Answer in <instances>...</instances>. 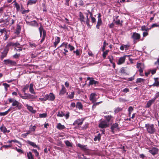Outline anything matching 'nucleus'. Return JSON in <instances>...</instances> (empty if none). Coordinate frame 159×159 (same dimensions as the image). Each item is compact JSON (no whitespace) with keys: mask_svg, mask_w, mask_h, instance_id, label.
Here are the masks:
<instances>
[{"mask_svg":"<svg viewBox=\"0 0 159 159\" xmlns=\"http://www.w3.org/2000/svg\"><path fill=\"white\" fill-rule=\"evenodd\" d=\"M105 118L106 119L107 121L109 122L111 120V119L113 117V116H111V115H108L105 116Z\"/></svg>","mask_w":159,"mask_h":159,"instance_id":"obj_38","label":"nucleus"},{"mask_svg":"<svg viewBox=\"0 0 159 159\" xmlns=\"http://www.w3.org/2000/svg\"><path fill=\"white\" fill-rule=\"evenodd\" d=\"M4 62L5 64L6 65H9L11 66H16V62L15 61L9 59L5 60Z\"/></svg>","mask_w":159,"mask_h":159,"instance_id":"obj_6","label":"nucleus"},{"mask_svg":"<svg viewBox=\"0 0 159 159\" xmlns=\"http://www.w3.org/2000/svg\"><path fill=\"white\" fill-rule=\"evenodd\" d=\"M118 124L117 123H114L111 125V129L113 133H114V130L116 128H118Z\"/></svg>","mask_w":159,"mask_h":159,"instance_id":"obj_20","label":"nucleus"},{"mask_svg":"<svg viewBox=\"0 0 159 159\" xmlns=\"http://www.w3.org/2000/svg\"><path fill=\"white\" fill-rule=\"evenodd\" d=\"M75 95L74 92H71V93H69V95H68L66 98L70 99H73L74 97V95Z\"/></svg>","mask_w":159,"mask_h":159,"instance_id":"obj_35","label":"nucleus"},{"mask_svg":"<svg viewBox=\"0 0 159 159\" xmlns=\"http://www.w3.org/2000/svg\"><path fill=\"white\" fill-rule=\"evenodd\" d=\"M25 95L23 96V97H21V98L24 99H27L28 100V93H24Z\"/></svg>","mask_w":159,"mask_h":159,"instance_id":"obj_54","label":"nucleus"},{"mask_svg":"<svg viewBox=\"0 0 159 159\" xmlns=\"http://www.w3.org/2000/svg\"><path fill=\"white\" fill-rule=\"evenodd\" d=\"M15 6L16 7L17 11H20V6L18 3L16 4V5H15Z\"/></svg>","mask_w":159,"mask_h":159,"instance_id":"obj_55","label":"nucleus"},{"mask_svg":"<svg viewBox=\"0 0 159 159\" xmlns=\"http://www.w3.org/2000/svg\"><path fill=\"white\" fill-rule=\"evenodd\" d=\"M108 125L105 121H102L99 124L98 126L101 128H106L108 126Z\"/></svg>","mask_w":159,"mask_h":159,"instance_id":"obj_14","label":"nucleus"},{"mask_svg":"<svg viewBox=\"0 0 159 159\" xmlns=\"http://www.w3.org/2000/svg\"><path fill=\"white\" fill-rule=\"evenodd\" d=\"M8 51V49L4 48L3 52L1 53L2 54L1 56V58L2 60H3L4 57H6Z\"/></svg>","mask_w":159,"mask_h":159,"instance_id":"obj_9","label":"nucleus"},{"mask_svg":"<svg viewBox=\"0 0 159 159\" xmlns=\"http://www.w3.org/2000/svg\"><path fill=\"white\" fill-rule=\"evenodd\" d=\"M9 103H12V107H15L18 110H20L23 108V105L17 100L12 98L8 99Z\"/></svg>","mask_w":159,"mask_h":159,"instance_id":"obj_1","label":"nucleus"},{"mask_svg":"<svg viewBox=\"0 0 159 159\" xmlns=\"http://www.w3.org/2000/svg\"><path fill=\"white\" fill-rule=\"evenodd\" d=\"M145 127L147 132L149 134H153L156 131V129L153 124H146Z\"/></svg>","mask_w":159,"mask_h":159,"instance_id":"obj_2","label":"nucleus"},{"mask_svg":"<svg viewBox=\"0 0 159 159\" xmlns=\"http://www.w3.org/2000/svg\"><path fill=\"white\" fill-rule=\"evenodd\" d=\"M143 66V65L142 63H140V75H141V73L143 71V69L141 67Z\"/></svg>","mask_w":159,"mask_h":159,"instance_id":"obj_59","label":"nucleus"},{"mask_svg":"<svg viewBox=\"0 0 159 159\" xmlns=\"http://www.w3.org/2000/svg\"><path fill=\"white\" fill-rule=\"evenodd\" d=\"M156 99V98H154L152 99L149 100L147 104V107H150L152 105V104L154 102Z\"/></svg>","mask_w":159,"mask_h":159,"instance_id":"obj_17","label":"nucleus"},{"mask_svg":"<svg viewBox=\"0 0 159 159\" xmlns=\"http://www.w3.org/2000/svg\"><path fill=\"white\" fill-rule=\"evenodd\" d=\"M29 86L28 85H25L22 91L24 93H26V91L29 88Z\"/></svg>","mask_w":159,"mask_h":159,"instance_id":"obj_49","label":"nucleus"},{"mask_svg":"<svg viewBox=\"0 0 159 159\" xmlns=\"http://www.w3.org/2000/svg\"><path fill=\"white\" fill-rule=\"evenodd\" d=\"M102 102V101H101L98 102H97L96 103H93V104L92 106V110H94L96 107L98 105L100 104Z\"/></svg>","mask_w":159,"mask_h":159,"instance_id":"obj_37","label":"nucleus"},{"mask_svg":"<svg viewBox=\"0 0 159 159\" xmlns=\"http://www.w3.org/2000/svg\"><path fill=\"white\" fill-rule=\"evenodd\" d=\"M85 119L84 118H82L81 119H78L76 120L73 123V125L76 126H80L81 125Z\"/></svg>","mask_w":159,"mask_h":159,"instance_id":"obj_3","label":"nucleus"},{"mask_svg":"<svg viewBox=\"0 0 159 159\" xmlns=\"http://www.w3.org/2000/svg\"><path fill=\"white\" fill-rule=\"evenodd\" d=\"M2 85L4 86L6 91L7 90V88L10 87V85L6 83H3Z\"/></svg>","mask_w":159,"mask_h":159,"instance_id":"obj_44","label":"nucleus"},{"mask_svg":"<svg viewBox=\"0 0 159 159\" xmlns=\"http://www.w3.org/2000/svg\"><path fill=\"white\" fill-rule=\"evenodd\" d=\"M85 22L88 26L90 27L91 26L89 24V19H86Z\"/></svg>","mask_w":159,"mask_h":159,"instance_id":"obj_58","label":"nucleus"},{"mask_svg":"<svg viewBox=\"0 0 159 159\" xmlns=\"http://www.w3.org/2000/svg\"><path fill=\"white\" fill-rule=\"evenodd\" d=\"M68 48H69L70 51H72L74 50L75 47L71 45L70 44H68Z\"/></svg>","mask_w":159,"mask_h":159,"instance_id":"obj_42","label":"nucleus"},{"mask_svg":"<svg viewBox=\"0 0 159 159\" xmlns=\"http://www.w3.org/2000/svg\"><path fill=\"white\" fill-rule=\"evenodd\" d=\"M101 135L100 134H98V135L95 136L94 139V140L95 141H97V140L99 141L101 139Z\"/></svg>","mask_w":159,"mask_h":159,"instance_id":"obj_34","label":"nucleus"},{"mask_svg":"<svg viewBox=\"0 0 159 159\" xmlns=\"http://www.w3.org/2000/svg\"><path fill=\"white\" fill-rule=\"evenodd\" d=\"M102 24V20L98 19L97 22V24L96 25V28L98 29H99L100 28V26Z\"/></svg>","mask_w":159,"mask_h":159,"instance_id":"obj_29","label":"nucleus"},{"mask_svg":"<svg viewBox=\"0 0 159 159\" xmlns=\"http://www.w3.org/2000/svg\"><path fill=\"white\" fill-rule=\"evenodd\" d=\"M45 98L49 101H53L55 99V96L52 93H50L49 95L47 94L45 95Z\"/></svg>","mask_w":159,"mask_h":159,"instance_id":"obj_4","label":"nucleus"},{"mask_svg":"<svg viewBox=\"0 0 159 159\" xmlns=\"http://www.w3.org/2000/svg\"><path fill=\"white\" fill-rule=\"evenodd\" d=\"M106 45H108V43H106V40H105L104 41L103 47H102V51H104V50L105 49V47L106 46Z\"/></svg>","mask_w":159,"mask_h":159,"instance_id":"obj_45","label":"nucleus"},{"mask_svg":"<svg viewBox=\"0 0 159 159\" xmlns=\"http://www.w3.org/2000/svg\"><path fill=\"white\" fill-rule=\"evenodd\" d=\"M8 114L6 111L3 112H0V116H4Z\"/></svg>","mask_w":159,"mask_h":159,"instance_id":"obj_64","label":"nucleus"},{"mask_svg":"<svg viewBox=\"0 0 159 159\" xmlns=\"http://www.w3.org/2000/svg\"><path fill=\"white\" fill-rule=\"evenodd\" d=\"M149 71L151 73L152 75H153L156 73V69H153L152 70H150Z\"/></svg>","mask_w":159,"mask_h":159,"instance_id":"obj_63","label":"nucleus"},{"mask_svg":"<svg viewBox=\"0 0 159 159\" xmlns=\"http://www.w3.org/2000/svg\"><path fill=\"white\" fill-rule=\"evenodd\" d=\"M29 90L30 92L31 93L33 94H35V93L34 92V90L33 88V85L32 84H30Z\"/></svg>","mask_w":159,"mask_h":159,"instance_id":"obj_33","label":"nucleus"},{"mask_svg":"<svg viewBox=\"0 0 159 159\" xmlns=\"http://www.w3.org/2000/svg\"><path fill=\"white\" fill-rule=\"evenodd\" d=\"M25 106L27 107V109L30 112L33 113H35L36 111L33 109V107L30 106L28 104H26Z\"/></svg>","mask_w":159,"mask_h":159,"instance_id":"obj_19","label":"nucleus"},{"mask_svg":"<svg viewBox=\"0 0 159 159\" xmlns=\"http://www.w3.org/2000/svg\"><path fill=\"white\" fill-rule=\"evenodd\" d=\"M150 29H151V28H148L147 27H146L145 26H142V27H141V30L143 31H148Z\"/></svg>","mask_w":159,"mask_h":159,"instance_id":"obj_47","label":"nucleus"},{"mask_svg":"<svg viewBox=\"0 0 159 159\" xmlns=\"http://www.w3.org/2000/svg\"><path fill=\"white\" fill-rule=\"evenodd\" d=\"M75 54L76 56H80V51L78 49H76V50L75 51Z\"/></svg>","mask_w":159,"mask_h":159,"instance_id":"obj_61","label":"nucleus"},{"mask_svg":"<svg viewBox=\"0 0 159 159\" xmlns=\"http://www.w3.org/2000/svg\"><path fill=\"white\" fill-rule=\"evenodd\" d=\"M27 156L28 159H34V156L32 155L31 152L30 151L27 154Z\"/></svg>","mask_w":159,"mask_h":159,"instance_id":"obj_32","label":"nucleus"},{"mask_svg":"<svg viewBox=\"0 0 159 159\" xmlns=\"http://www.w3.org/2000/svg\"><path fill=\"white\" fill-rule=\"evenodd\" d=\"M57 128L58 129L62 130L64 129L65 127L64 125H62L61 123H59L57 125Z\"/></svg>","mask_w":159,"mask_h":159,"instance_id":"obj_27","label":"nucleus"},{"mask_svg":"<svg viewBox=\"0 0 159 159\" xmlns=\"http://www.w3.org/2000/svg\"><path fill=\"white\" fill-rule=\"evenodd\" d=\"M65 143L66 145L68 147H71L72 145L70 143L68 140H66L65 141Z\"/></svg>","mask_w":159,"mask_h":159,"instance_id":"obj_52","label":"nucleus"},{"mask_svg":"<svg viewBox=\"0 0 159 159\" xmlns=\"http://www.w3.org/2000/svg\"><path fill=\"white\" fill-rule=\"evenodd\" d=\"M19 45V43H14L12 42H10L8 43L6 46L5 48L8 49L9 50V47H10L17 46V45Z\"/></svg>","mask_w":159,"mask_h":159,"instance_id":"obj_7","label":"nucleus"},{"mask_svg":"<svg viewBox=\"0 0 159 159\" xmlns=\"http://www.w3.org/2000/svg\"><path fill=\"white\" fill-rule=\"evenodd\" d=\"M36 128V127L35 125L32 126V125H31L30 126V129L31 130V131L34 132Z\"/></svg>","mask_w":159,"mask_h":159,"instance_id":"obj_46","label":"nucleus"},{"mask_svg":"<svg viewBox=\"0 0 159 159\" xmlns=\"http://www.w3.org/2000/svg\"><path fill=\"white\" fill-rule=\"evenodd\" d=\"M39 31L40 35V37H41L42 33L43 35V33L45 35H46V30L44 29L42 25H40L39 28Z\"/></svg>","mask_w":159,"mask_h":159,"instance_id":"obj_11","label":"nucleus"},{"mask_svg":"<svg viewBox=\"0 0 159 159\" xmlns=\"http://www.w3.org/2000/svg\"><path fill=\"white\" fill-rule=\"evenodd\" d=\"M37 97L36 96L32 95L30 93H28V100L30 101H33L35 100Z\"/></svg>","mask_w":159,"mask_h":159,"instance_id":"obj_16","label":"nucleus"},{"mask_svg":"<svg viewBox=\"0 0 159 159\" xmlns=\"http://www.w3.org/2000/svg\"><path fill=\"white\" fill-rule=\"evenodd\" d=\"M46 35H45L43 33V35L42 39L40 41L41 43H43L46 37Z\"/></svg>","mask_w":159,"mask_h":159,"instance_id":"obj_62","label":"nucleus"},{"mask_svg":"<svg viewBox=\"0 0 159 159\" xmlns=\"http://www.w3.org/2000/svg\"><path fill=\"white\" fill-rule=\"evenodd\" d=\"M80 20L81 23L84 22V16L83 14L82 13L81 11L79 12Z\"/></svg>","mask_w":159,"mask_h":159,"instance_id":"obj_21","label":"nucleus"},{"mask_svg":"<svg viewBox=\"0 0 159 159\" xmlns=\"http://www.w3.org/2000/svg\"><path fill=\"white\" fill-rule=\"evenodd\" d=\"M76 107L79 110L83 108V106L81 103L80 102H77L76 103Z\"/></svg>","mask_w":159,"mask_h":159,"instance_id":"obj_36","label":"nucleus"},{"mask_svg":"<svg viewBox=\"0 0 159 159\" xmlns=\"http://www.w3.org/2000/svg\"><path fill=\"white\" fill-rule=\"evenodd\" d=\"M65 115L62 111H59L57 114V116L60 117H62L63 116H65Z\"/></svg>","mask_w":159,"mask_h":159,"instance_id":"obj_43","label":"nucleus"},{"mask_svg":"<svg viewBox=\"0 0 159 159\" xmlns=\"http://www.w3.org/2000/svg\"><path fill=\"white\" fill-rule=\"evenodd\" d=\"M158 149L156 148H153L149 151V152L152 155H154L158 153Z\"/></svg>","mask_w":159,"mask_h":159,"instance_id":"obj_13","label":"nucleus"},{"mask_svg":"<svg viewBox=\"0 0 159 159\" xmlns=\"http://www.w3.org/2000/svg\"><path fill=\"white\" fill-rule=\"evenodd\" d=\"M36 2V0H29L28 1L27 5H31L33 4H35Z\"/></svg>","mask_w":159,"mask_h":159,"instance_id":"obj_39","label":"nucleus"},{"mask_svg":"<svg viewBox=\"0 0 159 159\" xmlns=\"http://www.w3.org/2000/svg\"><path fill=\"white\" fill-rule=\"evenodd\" d=\"M68 48H64L63 49L64 52H63V54L65 56H66L67 55V53L68 52V50H67Z\"/></svg>","mask_w":159,"mask_h":159,"instance_id":"obj_53","label":"nucleus"},{"mask_svg":"<svg viewBox=\"0 0 159 159\" xmlns=\"http://www.w3.org/2000/svg\"><path fill=\"white\" fill-rule=\"evenodd\" d=\"M122 110V108L119 107H118L115 109L114 112L115 113H117L120 111H121Z\"/></svg>","mask_w":159,"mask_h":159,"instance_id":"obj_40","label":"nucleus"},{"mask_svg":"<svg viewBox=\"0 0 159 159\" xmlns=\"http://www.w3.org/2000/svg\"><path fill=\"white\" fill-rule=\"evenodd\" d=\"M126 67H122L121 68L120 70V73L124 74L127 75L126 73Z\"/></svg>","mask_w":159,"mask_h":159,"instance_id":"obj_30","label":"nucleus"},{"mask_svg":"<svg viewBox=\"0 0 159 159\" xmlns=\"http://www.w3.org/2000/svg\"><path fill=\"white\" fill-rule=\"evenodd\" d=\"M20 31H21L20 26L19 25H18L17 26L16 29L15 33L17 35H18L20 33Z\"/></svg>","mask_w":159,"mask_h":159,"instance_id":"obj_25","label":"nucleus"},{"mask_svg":"<svg viewBox=\"0 0 159 159\" xmlns=\"http://www.w3.org/2000/svg\"><path fill=\"white\" fill-rule=\"evenodd\" d=\"M61 89L59 93V95H63L66 91V89L63 84L61 85Z\"/></svg>","mask_w":159,"mask_h":159,"instance_id":"obj_18","label":"nucleus"},{"mask_svg":"<svg viewBox=\"0 0 159 159\" xmlns=\"http://www.w3.org/2000/svg\"><path fill=\"white\" fill-rule=\"evenodd\" d=\"M133 110V108L131 107H129L128 108V111L129 112V115L130 116L131 114V112Z\"/></svg>","mask_w":159,"mask_h":159,"instance_id":"obj_56","label":"nucleus"},{"mask_svg":"<svg viewBox=\"0 0 159 159\" xmlns=\"http://www.w3.org/2000/svg\"><path fill=\"white\" fill-rule=\"evenodd\" d=\"M126 57V56H124L123 57H120L118 60L117 64L120 65L124 63L125 61Z\"/></svg>","mask_w":159,"mask_h":159,"instance_id":"obj_15","label":"nucleus"},{"mask_svg":"<svg viewBox=\"0 0 159 159\" xmlns=\"http://www.w3.org/2000/svg\"><path fill=\"white\" fill-rule=\"evenodd\" d=\"M20 54L16 53L13 56V57L14 58L17 59L20 57Z\"/></svg>","mask_w":159,"mask_h":159,"instance_id":"obj_57","label":"nucleus"},{"mask_svg":"<svg viewBox=\"0 0 159 159\" xmlns=\"http://www.w3.org/2000/svg\"><path fill=\"white\" fill-rule=\"evenodd\" d=\"M132 38L134 40L139 39V34L136 32L134 33L132 36Z\"/></svg>","mask_w":159,"mask_h":159,"instance_id":"obj_22","label":"nucleus"},{"mask_svg":"<svg viewBox=\"0 0 159 159\" xmlns=\"http://www.w3.org/2000/svg\"><path fill=\"white\" fill-rule=\"evenodd\" d=\"M77 146L80 148L81 149L84 151H86L87 150L86 148V146L82 145L80 143H78L77 145Z\"/></svg>","mask_w":159,"mask_h":159,"instance_id":"obj_26","label":"nucleus"},{"mask_svg":"<svg viewBox=\"0 0 159 159\" xmlns=\"http://www.w3.org/2000/svg\"><path fill=\"white\" fill-rule=\"evenodd\" d=\"M96 94L95 93H92L90 94L89 99L92 103H94L97 101L96 98Z\"/></svg>","mask_w":159,"mask_h":159,"instance_id":"obj_10","label":"nucleus"},{"mask_svg":"<svg viewBox=\"0 0 159 159\" xmlns=\"http://www.w3.org/2000/svg\"><path fill=\"white\" fill-rule=\"evenodd\" d=\"M99 82L98 81H95L93 79L90 80L89 83V85H94L95 86H98L99 85Z\"/></svg>","mask_w":159,"mask_h":159,"instance_id":"obj_12","label":"nucleus"},{"mask_svg":"<svg viewBox=\"0 0 159 159\" xmlns=\"http://www.w3.org/2000/svg\"><path fill=\"white\" fill-rule=\"evenodd\" d=\"M158 79V78H154L155 82L152 84V86L157 87L159 86V82L157 80Z\"/></svg>","mask_w":159,"mask_h":159,"instance_id":"obj_28","label":"nucleus"},{"mask_svg":"<svg viewBox=\"0 0 159 159\" xmlns=\"http://www.w3.org/2000/svg\"><path fill=\"white\" fill-rule=\"evenodd\" d=\"M60 38L59 37H56V38L55 39V41L54 43V47L56 48L58 44L60 41Z\"/></svg>","mask_w":159,"mask_h":159,"instance_id":"obj_23","label":"nucleus"},{"mask_svg":"<svg viewBox=\"0 0 159 159\" xmlns=\"http://www.w3.org/2000/svg\"><path fill=\"white\" fill-rule=\"evenodd\" d=\"M31 150L34 153L35 156L36 157H38L39 156V153L36 149H33Z\"/></svg>","mask_w":159,"mask_h":159,"instance_id":"obj_41","label":"nucleus"},{"mask_svg":"<svg viewBox=\"0 0 159 159\" xmlns=\"http://www.w3.org/2000/svg\"><path fill=\"white\" fill-rule=\"evenodd\" d=\"M0 129L4 133H5L7 132L9 133L10 132L9 130H7L6 127L4 126H2L1 127Z\"/></svg>","mask_w":159,"mask_h":159,"instance_id":"obj_24","label":"nucleus"},{"mask_svg":"<svg viewBox=\"0 0 159 159\" xmlns=\"http://www.w3.org/2000/svg\"><path fill=\"white\" fill-rule=\"evenodd\" d=\"M68 44L67 43L63 42L61 44L60 46H59L57 48H59L62 47H63L64 48H68Z\"/></svg>","mask_w":159,"mask_h":159,"instance_id":"obj_31","label":"nucleus"},{"mask_svg":"<svg viewBox=\"0 0 159 159\" xmlns=\"http://www.w3.org/2000/svg\"><path fill=\"white\" fill-rule=\"evenodd\" d=\"M59 27L60 28H62L64 29H68L67 27L65 25H64L63 26L62 25H60L59 26Z\"/></svg>","mask_w":159,"mask_h":159,"instance_id":"obj_60","label":"nucleus"},{"mask_svg":"<svg viewBox=\"0 0 159 159\" xmlns=\"http://www.w3.org/2000/svg\"><path fill=\"white\" fill-rule=\"evenodd\" d=\"M47 116L46 113L40 114H39V117L40 118H45Z\"/></svg>","mask_w":159,"mask_h":159,"instance_id":"obj_51","label":"nucleus"},{"mask_svg":"<svg viewBox=\"0 0 159 159\" xmlns=\"http://www.w3.org/2000/svg\"><path fill=\"white\" fill-rule=\"evenodd\" d=\"M109 51L108 50H106L105 51H103V52L102 54V57L104 58L106 57V56Z\"/></svg>","mask_w":159,"mask_h":159,"instance_id":"obj_48","label":"nucleus"},{"mask_svg":"<svg viewBox=\"0 0 159 159\" xmlns=\"http://www.w3.org/2000/svg\"><path fill=\"white\" fill-rule=\"evenodd\" d=\"M26 23L27 25L34 27H38L39 25L37 22L35 20H34L30 22L27 21L26 20H25Z\"/></svg>","mask_w":159,"mask_h":159,"instance_id":"obj_5","label":"nucleus"},{"mask_svg":"<svg viewBox=\"0 0 159 159\" xmlns=\"http://www.w3.org/2000/svg\"><path fill=\"white\" fill-rule=\"evenodd\" d=\"M26 143L30 146H32L34 148H36L39 150L40 149V147L38 145H37L34 142L28 140L26 141Z\"/></svg>","mask_w":159,"mask_h":159,"instance_id":"obj_8","label":"nucleus"},{"mask_svg":"<svg viewBox=\"0 0 159 159\" xmlns=\"http://www.w3.org/2000/svg\"><path fill=\"white\" fill-rule=\"evenodd\" d=\"M108 58L111 63L113 62V57L112 56H110L108 57Z\"/></svg>","mask_w":159,"mask_h":159,"instance_id":"obj_50","label":"nucleus"}]
</instances>
